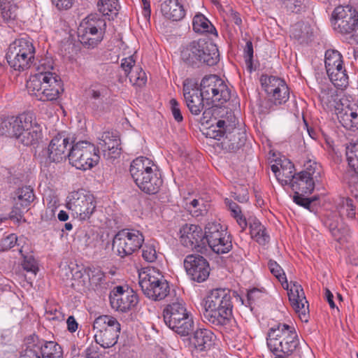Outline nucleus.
<instances>
[{"instance_id":"obj_17","label":"nucleus","mask_w":358,"mask_h":358,"mask_svg":"<svg viewBox=\"0 0 358 358\" xmlns=\"http://www.w3.org/2000/svg\"><path fill=\"white\" fill-rule=\"evenodd\" d=\"M262 85L267 94L268 109L274 110V106L285 103L289 98V90L285 82L275 76H262Z\"/></svg>"},{"instance_id":"obj_48","label":"nucleus","mask_w":358,"mask_h":358,"mask_svg":"<svg viewBox=\"0 0 358 358\" xmlns=\"http://www.w3.org/2000/svg\"><path fill=\"white\" fill-rule=\"evenodd\" d=\"M142 257L148 262H154L157 258L155 246L151 243H146L142 248Z\"/></svg>"},{"instance_id":"obj_39","label":"nucleus","mask_w":358,"mask_h":358,"mask_svg":"<svg viewBox=\"0 0 358 358\" xmlns=\"http://www.w3.org/2000/svg\"><path fill=\"white\" fill-rule=\"evenodd\" d=\"M193 29L199 33H211L213 28L210 22L202 14L196 15L192 22Z\"/></svg>"},{"instance_id":"obj_2","label":"nucleus","mask_w":358,"mask_h":358,"mask_svg":"<svg viewBox=\"0 0 358 358\" xmlns=\"http://www.w3.org/2000/svg\"><path fill=\"white\" fill-rule=\"evenodd\" d=\"M41 130V125L31 113H24L15 118L0 119V136H13L27 146L38 141Z\"/></svg>"},{"instance_id":"obj_8","label":"nucleus","mask_w":358,"mask_h":358,"mask_svg":"<svg viewBox=\"0 0 358 358\" xmlns=\"http://www.w3.org/2000/svg\"><path fill=\"white\" fill-rule=\"evenodd\" d=\"M212 138L220 140L222 138L221 145L223 150L236 152L245 143L246 134L244 130L237 127L226 126L224 120H218L216 125H212L207 133Z\"/></svg>"},{"instance_id":"obj_61","label":"nucleus","mask_w":358,"mask_h":358,"mask_svg":"<svg viewBox=\"0 0 358 358\" xmlns=\"http://www.w3.org/2000/svg\"><path fill=\"white\" fill-rule=\"evenodd\" d=\"M104 91L105 89L103 87L97 89L92 87L89 90V96L94 100H99L101 99Z\"/></svg>"},{"instance_id":"obj_36","label":"nucleus","mask_w":358,"mask_h":358,"mask_svg":"<svg viewBox=\"0 0 358 358\" xmlns=\"http://www.w3.org/2000/svg\"><path fill=\"white\" fill-rule=\"evenodd\" d=\"M15 200L17 204L22 207H27L34 200L35 195L33 189L30 187H23L17 190Z\"/></svg>"},{"instance_id":"obj_28","label":"nucleus","mask_w":358,"mask_h":358,"mask_svg":"<svg viewBox=\"0 0 358 358\" xmlns=\"http://www.w3.org/2000/svg\"><path fill=\"white\" fill-rule=\"evenodd\" d=\"M215 336L209 329H198L192 338V343L199 351L209 350L213 345Z\"/></svg>"},{"instance_id":"obj_31","label":"nucleus","mask_w":358,"mask_h":358,"mask_svg":"<svg viewBox=\"0 0 358 358\" xmlns=\"http://www.w3.org/2000/svg\"><path fill=\"white\" fill-rule=\"evenodd\" d=\"M315 180L306 172L299 173L292 182L291 187L295 194H310L314 190Z\"/></svg>"},{"instance_id":"obj_64","label":"nucleus","mask_w":358,"mask_h":358,"mask_svg":"<svg viewBox=\"0 0 358 358\" xmlns=\"http://www.w3.org/2000/svg\"><path fill=\"white\" fill-rule=\"evenodd\" d=\"M330 231L332 234V236L334 237L335 240H336L338 242H343V238L340 236V229H338L336 226H334L332 224L330 225Z\"/></svg>"},{"instance_id":"obj_34","label":"nucleus","mask_w":358,"mask_h":358,"mask_svg":"<svg viewBox=\"0 0 358 358\" xmlns=\"http://www.w3.org/2000/svg\"><path fill=\"white\" fill-rule=\"evenodd\" d=\"M250 229L251 236L260 245H265L269 242L270 237L266 233L264 225L257 219L250 222Z\"/></svg>"},{"instance_id":"obj_3","label":"nucleus","mask_w":358,"mask_h":358,"mask_svg":"<svg viewBox=\"0 0 358 358\" xmlns=\"http://www.w3.org/2000/svg\"><path fill=\"white\" fill-rule=\"evenodd\" d=\"M129 172L137 185L143 192L148 194L157 193L163 183V180L153 162L147 157H140L132 161Z\"/></svg>"},{"instance_id":"obj_57","label":"nucleus","mask_w":358,"mask_h":358,"mask_svg":"<svg viewBox=\"0 0 358 358\" xmlns=\"http://www.w3.org/2000/svg\"><path fill=\"white\" fill-rule=\"evenodd\" d=\"M253 46L251 41H248L245 44V47L244 48V57L245 62L248 65L252 64V61L253 58Z\"/></svg>"},{"instance_id":"obj_46","label":"nucleus","mask_w":358,"mask_h":358,"mask_svg":"<svg viewBox=\"0 0 358 358\" xmlns=\"http://www.w3.org/2000/svg\"><path fill=\"white\" fill-rule=\"evenodd\" d=\"M37 73L34 76L40 74H54L51 71L53 69V62L50 58L42 59L38 65L34 64Z\"/></svg>"},{"instance_id":"obj_6","label":"nucleus","mask_w":358,"mask_h":358,"mask_svg":"<svg viewBox=\"0 0 358 358\" xmlns=\"http://www.w3.org/2000/svg\"><path fill=\"white\" fill-rule=\"evenodd\" d=\"M163 317L166 325L181 336L188 335L193 329L192 316L181 299L167 304L163 310Z\"/></svg>"},{"instance_id":"obj_10","label":"nucleus","mask_w":358,"mask_h":358,"mask_svg":"<svg viewBox=\"0 0 358 358\" xmlns=\"http://www.w3.org/2000/svg\"><path fill=\"white\" fill-rule=\"evenodd\" d=\"M106 23L97 14L85 17L78 29L80 42L87 48H95L103 38Z\"/></svg>"},{"instance_id":"obj_50","label":"nucleus","mask_w":358,"mask_h":358,"mask_svg":"<svg viewBox=\"0 0 358 358\" xmlns=\"http://www.w3.org/2000/svg\"><path fill=\"white\" fill-rule=\"evenodd\" d=\"M304 167L305 169L300 173L306 172V174L308 173L309 176L317 180L320 177V166L315 161H307L304 164Z\"/></svg>"},{"instance_id":"obj_40","label":"nucleus","mask_w":358,"mask_h":358,"mask_svg":"<svg viewBox=\"0 0 358 358\" xmlns=\"http://www.w3.org/2000/svg\"><path fill=\"white\" fill-rule=\"evenodd\" d=\"M211 250L217 254H224L229 252L232 248L231 236L228 238H217L213 243L208 244Z\"/></svg>"},{"instance_id":"obj_47","label":"nucleus","mask_w":358,"mask_h":358,"mask_svg":"<svg viewBox=\"0 0 358 358\" xmlns=\"http://www.w3.org/2000/svg\"><path fill=\"white\" fill-rule=\"evenodd\" d=\"M201 64H205L208 66L215 65L219 61L218 49L215 44H214V51L209 52L205 51L203 56H201Z\"/></svg>"},{"instance_id":"obj_33","label":"nucleus","mask_w":358,"mask_h":358,"mask_svg":"<svg viewBox=\"0 0 358 358\" xmlns=\"http://www.w3.org/2000/svg\"><path fill=\"white\" fill-rule=\"evenodd\" d=\"M204 241L208 244L213 243L217 238H228L230 234L227 231L226 228L220 223L208 222L205 227Z\"/></svg>"},{"instance_id":"obj_63","label":"nucleus","mask_w":358,"mask_h":358,"mask_svg":"<svg viewBox=\"0 0 358 358\" xmlns=\"http://www.w3.org/2000/svg\"><path fill=\"white\" fill-rule=\"evenodd\" d=\"M66 324L68 330L71 333L75 332L78 326V324L73 316H69L67 318Z\"/></svg>"},{"instance_id":"obj_9","label":"nucleus","mask_w":358,"mask_h":358,"mask_svg":"<svg viewBox=\"0 0 358 358\" xmlns=\"http://www.w3.org/2000/svg\"><path fill=\"white\" fill-rule=\"evenodd\" d=\"M35 49L31 41L20 38L9 45L6 59L10 66L15 71H23L34 63Z\"/></svg>"},{"instance_id":"obj_18","label":"nucleus","mask_w":358,"mask_h":358,"mask_svg":"<svg viewBox=\"0 0 358 358\" xmlns=\"http://www.w3.org/2000/svg\"><path fill=\"white\" fill-rule=\"evenodd\" d=\"M327 73L332 83L338 87H345L348 77L343 66L341 54L336 50H327L324 58Z\"/></svg>"},{"instance_id":"obj_43","label":"nucleus","mask_w":358,"mask_h":358,"mask_svg":"<svg viewBox=\"0 0 358 358\" xmlns=\"http://www.w3.org/2000/svg\"><path fill=\"white\" fill-rule=\"evenodd\" d=\"M130 83L133 85L143 86L147 82V76L145 71L140 66L134 67L133 71L129 75Z\"/></svg>"},{"instance_id":"obj_49","label":"nucleus","mask_w":358,"mask_h":358,"mask_svg":"<svg viewBox=\"0 0 358 358\" xmlns=\"http://www.w3.org/2000/svg\"><path fill=\"white\" fill-rule=\"evenodd\" d=\"M282 6L287 12L290 13H299L303 7V0H280Z\"/></svg>"},{"instance_id":"obj_13","label":"nucleus","mask_w":358,"mask_h":358,"mask_svg":"<svg viewBox=\"0 0 358 358\" xmlns=\"http://www.w3.org/2000/svg\"><path fill=\"white\" fill-rule=\"evenodd\" d=\"M138 284L143 294L153 301L164 299L170 290L168 282L155 269L139 273Z\"/></svg>"},{"instance_id":"obj_12","label":"nucleus","mask_w":358,"mask_h":358,"mask_svg":"<svg viewBox=\"0 0 358 358\" xmlns=\"http://www.w3.org/2000/svg\"><path fill=\"white\" fill-rule=\"evenodd\" d=\"M94 339L103 348L114 346L119 338L121 326L117 320L110 315H101L93 323Z\"/></svg>"},{"instance_id":"obj_5","label":"nucleus","mask_w":358,"mask_h":358,"mask_svg":"<svg viewBox=\"0 0 358 358\" xmlns=\"http://www.w3.org/2000/svg\"><path fill=\"white\" fill-rule=\"evenodd\" d=\"M267 345L276 357L289 355L299 346L298 335L293 327L279 324L270 329L267 337Z\"/></svg>"},{"instance_id":"obj_52","label":"nucleus","mask_w":358,"mask_h":358,"mask_svg":"<svg viewBox=\"0 0 358 358\" xmlns=\"http://www.w3.org/2000/svg\"><path fill=\"white\" fill-rule=\"evenodd\" d=\"M17 241V237L15 234H11L0 242V252H3L13 248Z\"/></svg>"},{"instance_id":"obj_22","label":"nucleus","mask_w":358,"mask_h":358,"mask_svg":"<svg viewBox=\"0 0 358 358\" xmlns=\"http://www.w3.org/2000/svg\"><path fill=\"white\" fill-rule=\"evenodd\" d=\"M184 266L189 278L197 282H204L209 276V264L199 255H187L184 260Z\"/></svg>"},{"instance_id":"obj_11","label":"nucleus","mask_w":358,"mask_h":358,"mask_svg":"<svg viewBox=\"0 0 358 358\" xmlns=\"http://www.w3.org/2000/svg\"><path fill=\"white\" fill-rule=\"evenodd\" d=\"M70 164L77 169L86 171L96 166L99 159V150L90 142L78 141L72 145L68 152Z\"/></svg>"},{"instance_id":"obj_32","label":"nucleus","mask_w":358,"mask_h":358,"mask_svg":"<svg viewBox=\"0 0 358 358\" xmlns=\"http://www.w3.org/2000/svg\"><path fill=\"white\" fill-rule=\"evenodd\" d=\"M200 47L199 41H194L183 48L181 51L182 59L188 65L199 66L201 65Z\"/></svg>"},{"instance_id":"obj_45","label":"nucleus","mask_w":358,"mask_h":358,"mask_svg":"<svg viewBox=\"0 0 358 358\" xmlns=\"http://www.w3.org/2000/svg\"><path fill=\"white\" fill-rule=\"evenodd\" d=\"M341 213L345 214L350 219H353L355 217V206L354 205L353 200L350 198H343L341 203Z\"/></svg>"},{"instance_id":"obj_26","label":"nucleus","mask_w":358,"mask_h":358,"mask_svg":"<svg viewBox=\"0 0 358 358\" xmlns=\"http://www.w3.org/2000/svg\"><path fill=\"white\" fill-rule=\"evenodd\" d=\"M98 143L103 152L108 151V155L116 158L120 154V139L117 131H105L98 137Z\"/></svg>"},{"instance_id":"obj_60","label":"nucleus","mask_w":358,"mask_h":358,"mask_svg":"<svg viewBox=\"0 0 358 358\" xmlns=\"http://www.w3.org/2000/svg\"><path fill=\"white\" fill-rule=\"evenodd\" d=\"M199 45L200 47L199 55L203 56L205 51L213 52L214 51V43L212 42H208L205 40H199Z\"/></svg>"},{"instance_id":"obj_24","label":"nucleus","mask_w":358,"mask_h":358,"mask_svg":"<svg viewBox=\"0 0 358 358\" xmlns=\"http://www.w3.org/2000/svg\"><path fill=\"white\" fill-rule=\"evenodd\" d=\"M346 157L351 170L344 176L345 181L351 187L358 188V143H350L346 148Z\"/></svg>"},{"instance_id":"obj_37","label":"nucleus","mask_w":358,"mask_h":358,"mask_svg":"<svg viewBox=\"0 0 358 358\" xmlns=\"http://www.w3.org/2000/svg\"><path fill=\"white\" fill-rule=\"evenodd\" d=\"M97 6L103 15L113 17L117 14L120 5L118 0H100Z\"/></svg>"},{"instance_id":"obj_23","label":"nucleus","mask_w":358,"mask_h":358,"mask_svg":"<svg viewBox=\"0 0 358 358\" xmlns=\"http://www.w3.org/2000/svg\"><path fill=\"white\" fill-rule=\"evenodd\" d=\"M180 243L185 248L199 251L206 245L202 229L196 224H184L178 232Z\"/></svg>"},{"instance_id":"obj_7","label":"nucleus","mask_w":358,"mask_h":358,"mask_svg":"<svg viewBox=\"0 0 358 358\" xmlns=\"http://www.w3.org/2000/svg\"><path fill=\"white\" fill-rule=\"evenodd\" d=\"M27 87L30 94L41 101L57 100L64 90L61 80L56 74L31 76Z\"/></svg>"},{"instance_id":"obj_35","label":"nucleus","mask_w":358,"mask_h":358,"mask_svg":"<svg viewBox=\"0 0 358 358\" xmlns=\"http://www.w3.org/2000/svg\"><path fill=\"white\" fill-rule=\"evenodd\" d=\"M44 340H37L29 343L27 348L20 352L19 358H43V346Z\"/></svg>"},{"instance_id":"obj_55","label":"nucleus","mask_w":358,"mask_h":358,"mask_svg":"<svg viewBox=\"0 0 358 358\" xmlns=\"http://www.w3.org/2000/svg\"><path fill=\"white\" fill-rule=\"evenodd\" d=\"M170 106L172 115L177 122H181L183 120L181 114L179 103L175 99L170 100Z\"/></svg>"},{"instance_id":"obj_58","label":"nucleus","mask_w":358,"mask_h":358,"mask_svg":"<svg viewBox=\"0 0 358 358\" xmlns=\"http://www.w3.org/2000/svg\"><path fill=\"white\" fill-rule=\"evenodd\" d=\"M301 194H295L294 196V201L305 208L310 209L312 201L310 199L303 197Z\"/></svg>"},{"instance_id":"obj_59","label":"nucleus","mask_w":358,"mask_h":358,"mask_svg":"<svg viewBox=\"0 0 358 358\" xmlns=\"http://www.w3.org/2000/svg\"><path fill=\"white\" fill-rule=\"evenodd\" d=\"M52 3L59 10H67L72 7L74 0H52Z\"/></svg>"},{"instance_id":"obj_44","label":"nucleus","mask_w":358,"mask_h":358,"mask_svg":"<svg viewBox=\"0 0 358 358\" xmlns=\"http://www.w3.org/2000/svg\"><path fill=\"white\" fill-rule=\"evenodd\" d=\"M1 10L2 17L6 22L14 20L17 16V6L10 2H2Z\"/></svg>"},{"instance_id":"obj_20","label":"nucleus","mask_w":358,"mask_h":358,"mask_svg":"<svg viewBox=\"0 0 358 358\" xmlns=\"http://www.w3.org/2000/svg\"><path fill=\"white\" fill-rule=\"evenodd\" d=\"M109 298L112 308L122 313L133 310L138 303L137 294L133 289H124L122 286L114 287Z\"/></svg>"},{"instance_id":"obj_29","label":"nucleus","mask_w":358,"mask_h":358,"mask_svg":"<svg viewBox=\"0 0 358 358\" xmlns=\"http://www.w3.org/2000/svg\"><path fill=\"white\" fill-rule=\"evenodd\" d=\"M161 12L163 15L173 21H179L185 15V11L179 0H165L161 4Z\"/></svg>"},{"instance_id":"obj_62","label":"nucleus","mask_w":358,"mask_h":358,"mask_svg":"<svg viewBox=\"0 0 358 358\" xmlns=\"http://www.w3.org/2000/svg\"><path fill=\"white\" fill-rule=\"evenodd\" d=\"M262 292L258 289H253L250 290L247 294V299L248 303L251 305L256 299L260 297Z\"/></svg>"},{"instance_id":"obj_1","label":"nucleus","mask_w":358,"mask_h":358,"mask_svg":"<svg viewBox=\"0 0 358 358\" xmlns=\"http://www.w3.org/2000/svg\"><path fill=\"white\" fill-rule=\"evenodd\" d=\"M233 294L228 289L211 290L203 301V317L209 324L222 327L230 324L232 318Z\"/></svg>"},{"instance_id":"obj_14","label":"nucleus","mask_w":358,"mask_h":358,"mask_svg":"<svg viewBox=\"0 0 358 358\" xmlns=\"http://www.w3.org/2000/svg\"><path fill=\"white\" fill-rule=\"evenodd\" d=\"M199 91L208 106L216 102L223 104L231 97V90L224 81L216 75L204 76L201 81Z\"/></svg>"},{"instance_id":"obj_16","label":"nucleus","mask_w":358,"mask_h":358,"mask_svg":"<svg viewBox=\"0 0 358 358\" xmlns=\"http://www.w3.org/2000/svg\"><path fill=\"white\" fill-rule=\"evenodd\" d=\"M144 240L141 231L124 229L118 231L114 236L113 250L121 257L129 256L142 247Z\"/></svg>"},{"instance_id":"obj_15","label":"nucleus","mask_w":358,"mask_h":358,"mask_svg":"<svg viewBox=\"0 0 358 358\" xmlns=\"http://www.w3.org/2000/svg\"><path fill=\"white\" fill-rule=\"evenodd\" d=\"M334 29L341 34H352L358 43V13L351 6H338L331 15Z\"/></svg>"},{"instance_id":"obj_30","label":"nucleus","mask_w":358,"mask_h":358,"mask_svg":"<svg viewBox=\"0 0 358 358\" xmlns=\"http://www.w3.org/2000/svg\"><path fill=\"white\" fill-rule=\"evenodd\" d=\"M285 163V165L280 164V166L279 164H273L271 169L282 185H289L292 186V182L296 177L294 173V166L289 161H286Z\"/></svg>"},{"instance_id":"obj_54","label":"nucleus","mask_w":358,"mask_h":358,"mask_svg":"<svg viewBox=\"0 0 358 358\" xmlns=\"http://www.w3.org/2000/svg\"><path fill=\"white\" fill-rule=\"evenodd\" d=\"M135 66V61L133 57H128L121 60V68L124 71V74L129 77V75L133 71Z\"/></svg>"},{"instance_id":"obj_4","label":"nucleus","mask_w":358,"mask_h":358,"mask_svg":"<svg viewBox=\"0 0 358 358\" xmlns=\"http://www.w3.org/2000/svg\"><path fill=\"white\" fill-rule=\"evenodd\" d=\"M268 267L282 287L287 290L289 300L293 309L298 313L302 321L308 322L309 305L302 287L296 282H291L289 287L283 269L275 261L270 259L268 262Z\"/></svg>"},{"instance_id":"obj_27","label":"nucleus","mask_w":358,"mask_h":358,"mask_svg":"<svg viewBox=\"0 0 358 358\" xmlns=\"http://www.w3.org/2000/svg\"><path fill=\"white\" fill-rule=\"evenodd\" d=\"M338 119L345 129L353 131L357 129L358 107L353 105L343 108L338 113Z\"/></svg>"},{"instance_id":"obj_56","label":"nucleus","mask_w":358,"mask_h":358,"mask_svg":"<svg viewBox=\"0 0 358 358\" xmlns=\"http://www.w3.org/2000/svg\"><path fill=\"white\" fill-rule=\"evenodd\" d=\"M99 344H92L85 350V358H101V352Z\"/></svg>"},{"instance_id":"obj_21","label":"nucleus","mask_w":358,"mask_h":358,"mask_svg":"<svg viewBox=\"0 0 358 358\" xmlns=\"http://www.w3.org/2000/svg\"><path fill=\"white\" fill-rule=\"evenodd\" d=\"M183 96L185 104L193 115H199L204 109L206 99L201 95L196 81L186 79L183 83Z\"/></svg>"},{"instance_id":"obj_25","label":"nucleus","mask_w":358,"mask_h":358,"mask_svg":"<svg viewBox=\"0 0 358 358\" xmlns=\"http://www.w3.org/2000/svg\"><path fill=\"white\" fill-rule=\"evenodd\" d=\"M69 145V139L58 135L51 140L48 148L44 152L48 155L50 162H59L68 157L66 152L68 150Z\"/></svg>"},{"instance_id":"obj_42","label":"nucleus","mask_w":358,"mask_h":358,"mask_svg":"<svg viewBox=\"0 0 358 358\" xmlns=\"http://www.w3.org/2000/svg\"><path fill=\"white\" fill-rule=\"evenodd\" d=\"M88 275L91 285L96 289L105 287L106 284V275L99 268L90 269Z\"/></svg>"},{"instance_id":"obj_51","label":"nucleus","mask_w":358,"mask_h":358,"mask_svg":"<svg viewBox=\"0 0 358 358\" xmlns=\"http://www.w3.org/2000/svg\"><path fill=\"white\" fill-rule=\"evenodd\" d=\"M203 205V203L198 199H193L189 203H186V209L193 217H199L203 215V210L201 209L200 206Z\"/></svg>"},{"instance_id":"obj_53","label":"nucleus","mask_w":358,"mask_h":358,"mask_svg":"<svg viewBox=\"0 0 358 358\" xmlns=\"http://www.w3.org/2000/svg\"><path fill=\"white\" fill-rule=\"evenodd\" d=\"M23 269L36 275L38 268L34 257H25L22 264Z\"/></svg>"},{"instance_id":"obj_41","label":"nucleus","mask_w":358,"mask_h":358,"mask_svg":"<svg viewBox=\"0 0 358 358\" xmlns=\"http://www.w3.org/2000/svg\"><path fill=\"white\" fill-rule=\"evenodd\" d=\"M293 36L301 41V43L308 42L312 36L313 32L308 24H296L292 29Z\"/></svg>"},{"instance_id":"obj_19","label":"nucleus","mask_w":358,"mask_h":358,"mask_svg":"<svg viewBox=\"0 0 358 358\" xmlns=\"http://www.w3.org/2000/svg\"><path fill=\"white\" fill-rule=\"evenodd\" d=\"M67 206L78 218L85 220L94 213L96 203L92 194L82 189L71 193Z\"/></svg>"},{"instance_id":"obj_38","label":"nucleus","mask_w":358,"mask_h":358,"mask_svg":"<svg viewBox=\"0 0 358 358\" xmlns=\"http://www.w3.org/2000/svg\"><path fill=\"white\" fill-rule=\"evenodd\" d=\"M62 347L53 341H45L43 346V358H63Z\"/></svg>"}]
</instances>
